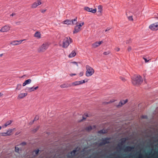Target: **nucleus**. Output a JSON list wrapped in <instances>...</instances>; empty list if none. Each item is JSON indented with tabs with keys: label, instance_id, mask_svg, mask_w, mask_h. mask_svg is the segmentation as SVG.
Listing matches in <instances>:
<instances>
[{
	"label": "nucleus",
	"instance_id": "60",
	"mask_svg": "<svg viewBox=\"0 0 158 158\" xmlns=\"http://www.w3.org/2000/svg\"><path fill=\"white\" fill-rule=\"evenodd\" d=\"M2 128V127H1L0 126V130Z\"/></svg>",
	"mask_w": 158,
	"mask_h": 158
},
{
	"label": "nucleus",
	"instance_id": "54",
	"mask_svg": "<svg viewBox=\"0 0 158 158\" xmlns=\"http://www.w3.org/2000/svg\"><path fill=\"white\" fill-rule=\"evenodd\" d=\"M19 132H17L15 133V135H19Z\"/></svg>",
	"mask_w": 158,
	"mask_h": 158
},
{
	"label": "nucleus",
	"instance_id": "6",
	"mask_svg": "<svg viewBox=\"0 0 158 158\" xmlns=\"http://www.w3.org/2000/svg\"><path fill=\"white\" fill-rule=\"evenodd\" d=\"M110 140V138H105L102 139V142L100 143L99 145L101 146L105 145L106 143H110L109 140Z\"/></svg>",
	"mask_w": 158,
	"mask_h": 158
},
{
	"label": "nucleus",
	"instance_id": "20",
	"mask_svg": "<svg viewBox=\"0 0 158 158\" xmlns=\"http://www.w3.org/2000/svg\"><path fill=\"white\" fill-rule=\"evenodd\" d=\"M40 35V33L39 31H36L34 34V36L38 38H40L41 37Z\"/></svg>",
	"mask_w": 158,
	"mask_h": 158
},
{
	"label": "nucleus",
	"instance_id": "16",
	"mask_svg": "<svg viewBox=\"0 0 158 158\" xmlns=\"http://www.w3.org/2000/svg\"><path fill=\"white\" fill-rule=\"evenodd\" d=\"M23 40H20L19 41L15 40L12 42L11 44L13 45H18L21 43Z\"/></svg>",
	"mask_w": 158,
	"mask_h": 158
},
{
	"label": "nucleus",
	"instance_id": "18",
	"mask_svg": "<svg viewBox=\"0 0 158 158\" xmlns=\"http://www.w3.org/2000/svg\"><path fill=\"white\" fill-rule=\"evenodd\" d=\"M76 54V52L74 50L72 51L71 53L69 55V57L70 58L73 57L75 56Z\"/></svg>",
	"mask_w": 158,
	"mask_h": 158
},
{
	"label": "nucleus",
	"instance_id": "59",
	"mask_svg": "<svg viewBox=\"0 0 158 158\" xmlns=\"http://www.w3.org/2000/svg\"><path fill=\"white\" fill-rule=\"evenodd\" d=\"M83 119H85V118H84V116L83 117Z\"/></svg>",
	"mask_w": 158,
	"mask_h": 158
},
{
	"label": "nucleus",
	"instance_id": "35",
	"mask_svg": "<svg viewBox=\"0 0 158 158\" xmlns=\"http://www.w3.org/2000/svg\"><path fill=\"white\" fill-rule=\"evenodd\" d=\"M120 79L124 82L126 81V79L124 77H120Z\"/></svg>",
	"mask_w": 158,
	"mask_h": 158
},
{
	"label": "nucleus",
	"instance_id": "62",
	"mask_svg": "<svg viewBox=\"0 0 158 158\" xmlns=\"http://www.w3.org/2000/svg\"><path fill=\"white\" fill-rule=\"evenodd\" d=\"M32 91H33V90ZM31 91H32V90L30 91V92H31Z\"/></svg>",
	"mask_w": 158,
	"mask_h": 158
},
{
	"label": "nucleus",
	"instance_id": "19",
	"mask_svg": "<svg viewBox=\"0 0 158 158\" xmlns=\"http://www.w3.org/2000/svg\"><path fill=\"white\" fill-rule=\"evenodd\" d=\"M12 122L11 120H9L5 124L2 126L3 127H6L7 126L10 124Z\"/></svg>",
	"mask_w": 158,
	"mask_h": 158
},
{
	"label": "nucleus",
	"instance_id": "15",
	"mask_svg": "<svg viewBox=\"0 0 158 158\" xmlns=\"http://www.w3.org/2000/svg\"><path fill=\"white\" fill-rule=\"evenodd\" d=\"M71 87V85L70 83H66L65 84H64L60 85L61 88H68Z\"/></svg>",
	"mask_w": 158,
	"mask_h": 158
},
{
	"label": "nucleus",
	"instance_id": "30",
	"mask_svg": "<svg viewBox=\"0 0 158 158\" xmlns=\"http://www.w3.org/2000/svg\"><path fill=\"white\" fill-rule=\"evenodd\" d=\"M22 87V85L21 84H18L17 85V87L16 89H20Z\"/></svg>",
	"mask_w": 158,
	"mask_h": 158
},
{
	"label": "nucleus",
	"instance_id": "40",
	"mask_svg": "<svg viewBox=\"0 0 158 158\" xmlns=\"http://www.w3.org/2000/svg\"><path fill=\"white\" fill-rule=\"evenodd\" d=\"M39 119V116H36L34 119V121H36Z\"/></svg>",
	"mask_w": 158,
	"mask_h": 158
},
{
	"label": "nucleus",
	"instance_id": "25",
	"mask_svg": "<svg viewBox=\"0 0 158 158\" xmlns=\"http://www.w3.org/2000/svg\"><path fill=\"white\" fill-rule=\"evenodd\" d=\"M107 131L106 130H105L104 129H103L102 130H100L98 131V133L100 134H105L107 133Z\"/></svg>",
	"mask_w": 158,
	"mask_h": 158
},
{
	"label": "nucleus",
	"instance_id": "5",
	"mask_svg": "<svg viewBox=\"0 0 158 158\" xmlns=\"http://www.w3.org/2000/svg\"><path fill=\"white\" fill-rule=\"evenodd\" d=\"M48 47V45L46 44H43L42 46L38 49L39 52H44Z\"/></svg>",
	"mask_w": 158,
	"mask_h": 158
},
{
	"label": "nucleus",
	"instance_id": "63",
	"mask_svg": "<svg viewBox=\"0 0 158 158\" xmlns=\"http://www.w3.org/2000/svg\"><path fill=\"white\" fill-rule=\"evenodd\" d=\"M157 15H158V13L157 14Z\"/></svg>",
	"mask_w": 158,
	"mask_h": 158
},
{
	"label": "nucleus",
	"instance_id": "52",
	"mask_svg": "<svg viewBox=\"0 0 158 158\" xmlns=\"http://www.w3.org/2000/svg\"><path fill=\"white\" fill-rule=\"evenodd\" d=\"M34 86H33L32 87H31L29 88L28 89H34Z\"/></svg>",
	"mask_w": 158,
	"mask_h": 158
},
{
	"label": "nucleus",
	"instance_id": "32",
	"mask_svg": "<svg viewBox=\"0 0 158 158\" xmlns=\"http://www.w3.org/2000/svg\"><path fill=\"white\" fill-rule=\"evenodd\" d=\"M84 24V22H82L81 23H79V25H77L78 26V27H81Z\"/></svg>",
	"mask_w": 158,
	"mask_h": 158
},
{
	"label": "nucleus",
	"instance_id": "22",
	"mask_svg": "<svg viewBox=\"0 0 158 158\" xmlns=\"http://www.w3.org/2000/svg\"><path fill=\"white\" fill-rule=\"evenodd\" d=\"M134 148V147H130V146H127L126 147V148L125 149V150L127 151H131L132 149Z\"/></svg>",
	"mask_w": 158,
	"mask_h": 158
},
{
	"label": "nucleus",
	"instance_id": "53",
	"mask_svg": "<svg viewBox=\"0 0 158 158\" xmlns=\"http://www.w3.org/2000/svg\"><path fill=\"white\" fill-rule=\"evenodd\" d=\"M114 102V100H112V101H110V102H107V103H110V102Z\"/></svg>",
	"mask_w": 158,
	"mask_h": 158
},
{
	"label": "nucleus",
	"instance_id": "12",
	"mask_svg": "<svg viewBox=\"0 0 158 158\" xmlns=\"http://www.w3.org/2000/svg\"><path fill=\"white\" fill-rule=\"evenodd\" d=\"M81 30V29L80 27H79L77 25L75 26L74 30L73 31V34H76L80 31Z\"/></svg>",
	"mask_w": 158,
	"mask_h": 158
},
{
	"label": "nucleus",
	"instance_id": "36",
	"mask_svg": "<svg viewBox=\"0 0 158 158\" xmlns=\"http://www.w3.org/2000/svg\"><path fill=\"white\" fill-rule=\"evenodd\" d=\"M131 42V41L130 39L126 41V44H128Z\"/></svg>",
	"mask_w": 158,
	"mask_h": 158
},
{
	"label": "nucleus",
	"instance_id": "23",
	"mask_svg": "<svg viewBox=\"0 0 158 158\" xmlns=\"http://www.w3.org/2000/svg\"><path fill=\"white\" fill-rule=\"evenodd\" d=\"M92 47L94 48H96V47H98L99 46V44H98V42H96L92 44Z\"/></svg>",
	"mask_w": 158,
	"mask_h": 158
},
{
	"label": "nucleus",
	"instance_id": "58",
	"mask_svg": "<svg viewBox=\"0 0 158 158\" xmlns=\"http://www.w3.org/2000/svg\"><path fill=\"white\" fill-rule=\"evenodd\" d=\"M39 129V127H38L37 128H36V129L35 130V131H37Z\"/></svg>",
	"mask_w": 158,
	"mask_h": 158
},
{
	"label": "nucleus",
	"instance_id": "1",
	"mask_svg": "<svg viewBox=\"0 0 158 158\" xmlns=\"http://www.w3.org/2000/svg\"><path fill=\"white\" fill-rule=\"evenodd\" d=\"M131 78L133 84L137 86L140 85L143 81L142 77L139 75H134Z\"/></svg>",
	"mask_w": 158,
	"mask_h": 158
},
{
	"label": "nucleus",
	"instance_id": "41",
	"mask_svg": "<svg viewBox=\"0 0 158 158\" xmlns=\"http://www.w3.org/2000/svg\"><path fill=\"white\" fill-rule=\"evenodd\" d=\"M39 152V149H37L35 150L34 152L36 154H37Z\"/></svg>",
	"mask_w": 158,
	"mask_h": 158
},
{
	"label": "nucleus",
	"instance_id": "8",
	"mask_svg": "<svg viewBox=\"0 0 158 158\" xmlns=\"http://www.w3.org/2000/svg\"><path fill=\"white\" fill-rule=\"evenodd\" d=\"M84 10L87 11L91 12L93 13H95L97 11V9L96 8L93 9L92 8H90L87 6L85 7Z\"/></svg>",
	"mask_w": 158,
	"mask_h": 158
},
{
	"label": "nucleus",
	"instance_id": "34",
	"mask_svg": "<svg viewBox=\"0 0 158 158\" xmlns=\"http://www.w3.org/2000/svg\"><path fill=\"white\" fill-rule=\"evenodd\" d=\"M126 140L127 139L126 138H123L122 139V143H124L125 142Z\"/></svg>",
	"mask_w": 158,
	"mask_h": 158
},
{
	"label": "nucleus",
	"instance_id": "44",
	"mask_svg": "<svg viewBox=\"0 0 158 158\" xmlns=\"http://www.w3.org/2000/svg\"><path fill=\"white\" fill-rule=\"evenodd\" d=\"M131 50V47L129 46L128 48V51H130Z\"/></svg>",
	"mask_w": 158,
	"mask_h": 158
},
{
	"label": "nucleus",
	"instance_id": "45",
	"mask_svg": "<svg viewBox=\"0 0 158 158\" xmlns=\"http://www.w3.org/2000/svg\"><path fill=\"white\" fill-rule=\"evenodd\" d=\"M46 10H41V12L42 13H44V12H45L46 11Z\"/></svg>",
	"mask_w": 158,
	"mask_h": 158
},
{
	"label": "nucleus",
	"instance_id": "27",
	"mask_svg": "<svg viewBox=\"0 0 158 158\" xmlns=\"http://www.w3.org/2000/svg\"><path fill=\"white\" fill-rule=\"evenodd\" d=\"M77 152V149H75L73 150V151L71 152V154L73 156H74L76 152Z\"/></svg>",
	"mask_w": 158,
	"mask_h": 158
},
{
	"label": "nucleus",
	"instance_id": "61",
	"mask_svg": "<svg viewBox=\"0 0 158 158\" xmlns=\"http://www.w3.org/2000/svg\"><path fill=\"white\" fill-rule=\"evenodd\" d=\"M119 50V49H118V50L117 51H118Z\"/></svg>",
	"mask_w": 158,
	"mask_h": 158
},
{
	"label": "nucleus",
	"instance_id": "24",
	"mask_svg": "<svg viewBox=\"0 0 158 158\" xmlns=\"http://www.w3.org/2000/svg\"><path fill=\"white\" fill-rule=\"evenodd\" d=\"M98 12L101 13L102 10V5H99L98 6Z\"/></svg>",
	"mask_w": 158,
	"mask_h": 158
},
{
	"label": "nucleus",
	"instance_id": "50",
	"mask_svg": "<svg viewBox=\"0 0 158 158\" xmlns=\"http://www.w3.org/2000/svg\"><path fill=\"white\" fill-rule=\"evenodd\" d=\"M15 15V14L13 13L10 15V16H13Z\"/></svg>",
	"mask_w": 158,
	"mask_h": 158
},
{
	"label": "nucleus",
	"instance_id": "3",
	"mask_svg": "<svg viewBox=\"0 0 158 158\" xmlns=\"http://www.w3.org/2000/svg\"><path fill=\"white\" fill-rule=\"evenodd\" d=\"M86 71L85 73V75L87 77H89L92 75L94 73V71L93 68L89 65L86 66Z\"/></svg>",
	"mask_w": 158,
	"mask_h": 158
},
{
	"label": "nucleus",
	"instance_id": "38",
	"mask_svg": "<svg viewBox=\"0 0 158 158\" xmlns=\"http://www.w3.org/2000/svg\"><path fill=\"white\" fill-rule=\"evenodd\" d=\"M143 59L144 60L145 62L146 63H147L150 60H147V59L146 58H144V57H143Z\"/></svg>",
	"mask_w": 158,
	"mask_h": 158
},
{
	"label": "nucleus",
	"instance_id": "14",
	"mask_svg": "<svg viewBox=\"0 0 158 158\" xmlns=\"http://www.w3.org/2000/svg\"><path fill=\"white\" fill-rule=\"evenodd\" d=\"M81 81H75V82L70 83L71 87L72 86H76L80 84H81Z\"/></svg>",
	"mask_w": 158,
	"mask_h": 158
},
{
	"label": "nucleus",
	"instance_id": "57",
	"mask_svg": "<svg viewBox=\"0 0 158 158\" xmlns=\"http://www.w3.org/2000/svg\"><path fill=\"white\" fill-rule=\"evenodd\" d=\"M85 115L86 116V117L88 116V114H85Z\"/></svg>",
	"mask_w": 158,
	"mask_h": 158
},
{
	"label": "nucleus",
	"instance_id": "46",
	"mask_svg": "<svg viewBox=\"0 0 158 158\" xmlns=\"http://www.w3.org/2000/svg\"><path fill=\"white\" fill-rule=\"evenodd\" d=\"M76 75V73H71L70 74V75L71 77H72L73 76H75Z\"/></svg>",
	"mask_w": 158,
	"mask_h": 158
},
{
	"label": "nucleus",
	"instance_id": "7",
	"mask_svg": "<svg viewBox=\"0 0 158 158\" xmlns=\"http://www.w3.org/2000/svg\"><path fill=\"white\" fill-rule=\"evenodd\" d=\"M157 24V23H155L150 25L149 26V28L152 30H157L158 28Z\"/></svg>",
	"mask_w": 158,
	"mask_h": 158
},
{
	"label": "nucleus",
	"instance_id": "21",
	"mask_svg": "<svg viewBox=\"0 0 158 158\" xmlns=\"http://www.w3.org/2000/svg\"><path fill=\"white\" fill-rule=\"evenodd\" d=\"M15 128L10 129L7 131V133L8 136L10 135L11 134L12 132L15 130Z\"/></svg>",
	"mask_w": 158,
	"mask_h": 158
},
{
	"label": "nucleus",
	"instance_id": "4",
	"mask_svg": "<svg viewBox=\"0 0 158 158\" xmlns=\"http://www.w3.org/2000/svg\"><path fill=\"white\" fill-rule=\"evenodd\" d=\"M77 18L76 17L75 18L73 19H67L64 21V23L65 24L68 25L76 24L77 23Z\"/></svg>",
	"mask_w": 158,
	"mask_h": 158
},
{
	"label": "nucleus",
	"instance_id": "29",
	"mask_svg": "<svg viewBox=\"0 0 158 158\" xmlns=\"http://www.w3.org/2000/svg\"><path fill=\"white\" fill-rule=\"evenodd\" d=\"M88 80L87 79H85L84 80L81 81V84L86 82L88 81Z\"/></svg>",
	"mask_w": 158,
	"mask_h": 158
},
{
	"label": "nucleus",
	"instance_id": "9",
	"mask_svg": "<svg viewBox=\"0 0 158 158\" xmlns=\"http://www.w3.org/2000/svg\"><path fill=\"white\" fill-rule=\"evenodd\" d=\"M10 28V27L8 25H6L3 27L0 30V31L4 32L8 31Z\"/></svg>",
	"mask_w": 158,
	"mask_h": 158
},
{
	"label": "nucleus",
	"instance_id": "43",
	"mask_svg": "<svg viewBox=\"0 0 158 158\" xmlns=\"http://www.w3.org/2000/svg\"><path fill=\"white\" fill-rule=\"evenodd\" d=\"M98 44H99V45H100V44H101L102 43H103V41H101L99 42H98Z\"/></svg>",
	"mask_w": 158,
	"mask_h": 158
},
{
	"label": "nucleus",
	"instance_id": "48",
	"mask_svg": "<svg viewBox=\"0 0 158 158\" xmlns=\"http://www.w3.org/2000/svg\"><path fill=\"white\" fill-rule=\"evenodd\" d=\"M142 117L144 118H147V116L146 115H144Z\"/></svg>",
	"mask_w": 158,
	"mask_h": 158
},
{
	"label": "nucleus",
	"instance_id": "26",
	"mask_svg": "<svg viewBox=\"0 0 158 158\" xmlns=\"http://www.w3.org/2000/svg\"><path fill=\"white\" fill-rule=\"evenodd\" d=\"M0 135L1 136H8L7 135V132H2L0 133Z\"/></svg>",
	"mask_w": 158,
	"mask_h": 158
},
{
	"label": "nucleus",
	"instance_id": "55",
	"mask_svg": "<svg viewBox=\"0 0 158 158\" xmlns=\"http://www.w3.org/2000/svg\"><path fill=\"white\" fill-rule=\"evenodd\" d=\"M3 95V94L1 93H0V97H1L2 95Z\"/></svg>",
	"mask_w": 158,
	"mask_h": 158
},
{
	"label": "nucleus",
	"instance_id": "56",
	"mask_svg": "<svg viewBox=\"0 0 158 158\" xmlns=\"http://www.w3.org/2000/svg\"><path fill=\"white\" fill-rule=\"evenodd\" d=\"M3 55V54H0V57L2 56Z\"/></svg>",
	"mask_w": 158,
	"mask_h": 158
},
{
	"label": "nucleus",
	"instance_id": "2",
	"mask_svg": "<svg viewBox=\"0 0 158 158\" xmlns=\"http://www.w3.org/2000/svg\"><path fill=\"white\" fill-rule=\"evenodd\" d=\"M72 42V39L69 37H65L63 41L62 47L66 48Z\"/></svg>",
	"mask_w": 158,
	"mask_h": 158
},
{
	"label": "nucleus",
	"instance_id": "10",
	"mask_svg": "<svg viewBox=\"0 0 158 158\" xmlns=\"http://www.w3.org/2000/svg\"><path fill=\"white\" fill-rule=\"evenodd\" d=\"M27 94V92H22L19 94L17 97L18 99H21L26 96Z\"/></svg>",
	"mask_w": 158,
	"mask_h": 158
},
{
	"label": "nucleus",
	"instance_id": "49",
	"mask_svg": "<svg viewBox=\"0 0 158 158\" xmlns=\"http://www.w3.org/2000/svg\"><path fill=\"white\" fill-rule=\"evenodd\" d=\"M26 143L25 142H23L21 144V145H26Z\"/></svg>",
	"mask_w": 158,
	"mask_h": 158
},
{
	"label": "nucleus",
	"instance_id": "33",
	"mask_svg": "<svg viewBox=\"0 0 158 158\" xmlns=\"http://www.w3.org/2000/svg\"><path fill=\"white\" fill-rule=\"evenodd\" d=\"M128 20L130 21H132L133 20V19L132 18V16H131L128 17Z\"/></svg>",
	"mask_w": 158,
	"mask_h": 158
},
{
	"label": "nucleus",
	"instance_id": "28",
	"mask_svg": "<svg viewBox=\"0 0 158 158\" xmlns=\"http://www.w3.org/2000/svg\"><path fill=\"white\" fill-rule=\"evenodd\" d=\"M92 128L91 126L87 127L85 128L86 130L88 131H90L91 130H92Z\"/></svg>",
	"mask_w": 158,
	"mask_h": 158
},
{
	"label": "nucleus",
	"instance_id": "31",
	"mask_svg": "<svg viewBox=\"0 0 158 158\" xmlns=\"http://www.w3.org/2000/svg\"><path fill=\"white\" fill-rule=\"evenodd\" d=\"M110 53V52L109 51H108L107 52H104L103 53V54L104 55H106L109 54Z\"/></svg>",
	"mask_w": 158,
	"mask_h": 158
},
{
	"label": "nucleus",
	"instance_id": "42",
	"mask_svg": "<svg viewBox=\"0 0 158 158\" xmlns=\"http://www.w3.org/2000/svg\"><path fill=\"white\" fill-rule=\"evenodd\" d=\"M83 75V73L82 72H80L79 74V75L80 77L82 76Z\"/></svg>",
	"mask_w": 158,
	"mask_h": 158
},
{
	"label": "nucleus",
	"instance_id": "47",
	"mask_svg": "<svg viewBox=\"0 0 158 158\" xmlns=\"http://www.w3.org/2000/svg\"><path fill=\"white\" fill-rule=\"evenodd\" d=\"M110 29V28H107L105 31L106 32L107 31H109Z\"/></svg>",
	"mask_w": 158,
	"mask_h": 158
},
{
	"label": "nucleus",
	"instance_id": "51",
	"mask_svg": "<svg viewBox=\"0 0 158 158\" xmlns=\"http://www.w3.org/2000/svg\"><path fill=\"white\" fill-rule=\"evenodd\" d=\"M39 87L38 86H37L35 87H34V89H38L39 88Z\"/></svg>",
	"mask_w": 158,
	"mask_h": 158
},
{
	"label": "nucleus",
	"instance_id": "39",
	"mask_svg": "<svg viewBox=\"0 0 158 158\" xmlns=\"http://www.w3.org/2000/svg\"><path fill=\"white\" fill-rule=\"evenodd\" d=\"M15 150L16 152H19V148L18 147H15Z\"/></svg>",
	"mask_w": 158,
	"mask_h": 158
},
{
	"label": "nucleus",
	"instance_id": "17",
	"mask_svg": "<svg viewBox=\"0 0 158 158\" xmlns=\"http://www.w3.org/2000/svg\"><path fill=\"white\" fill-rule=\"evenodd\" d=\"M31 81V79H28L25 81L24 82L23 84V86H25L27 84H30Z\"/></svg>",
	"mask_w": 158,
	"mask_h": 158
},
{
	"label": "nucleus",
	"instance_id": "37",
	"mask_svg": "<svg viewBox=\"0 0 158 158\" xmlns=\"http://www.w3.org/2000/svg\"><path fill=\"white\" fill-rule=\"evenodd\" d=\"M71 63H72V64H75L77 66H78V63L77 62H75V61H73V62H71Z\"/></svg>",
	"mask_w": 158,
	"mask_h": 158
},
{
	"label": "nucleus",
	"instance_id": "11",
	"mask_svg": "<svg viewBox=\"0 0 158 158\" xmlns=\"http://www.w3.org/2000/svg\"><path fill=\"white\" fill-rule=\"evenodd\" d=\"M41 4V2L40 0H38L37 2H34L32 5V7L33 8H35L38 6L40 5Z\"/></svg>",
	"mask_w": 158,
	"mask_h": 158
},
{
	"label": "nucleus",
	"instance_id": "13",
	"mask_svg": "<svg viewBox=\"0 0 158 158\" xmlns=\"http://www.w3.org/2000/svg\"><path fill=\"white\" fill-rule=\"evenodd\" d=\"M128 99H126L125 100H122L120 101V102L119 103L118 105V107H121L123 105L125 104L128 102Z\"/></svg>",
	"mask_w": 158,
	"mask_h": 158
}]
</instances>
